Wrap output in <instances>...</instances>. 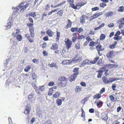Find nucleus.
<instances>
[{
  "instance_id": "f257e3e1",
  "label": "nucleus",
  "mask_w": 124,
  "mask_h": 124,
  "mask_svg": "<svg viewBox=\"0 0 124 124\" xmlns=\"http://www.w3.org/2000/svg\"><path fill=\"white\" fill-rule=\"evenodd\" d=\"M29 21L31 23H27V26L29 27V31L31 37L32 39H33L35 37L34 28L33 26V19L31 17H29Z\"/></svg>"
},
{
  "instance_id": "f03ea898",
  "label": "nucleus",
  "mask_w": 124,
  "mask_h": 124,
  "mask_svg": "<svg viewBox=\"0 0 124 124\" xmlns=\"http://www.w3.org/2000/svg\"><path fill=\"white\" fill-rule=\"evenodd\" d=\"M120 78H110L109 79L108 78L105 77H104L102 78V80L103 82L105 84H108L110 83H111L114 81H117L120 79Z\"/></svg>"
},
{
  "instance_id": "7ed1b4c3",
  "label": "nucleus",
  "mask_w": 124,
  "mask_h": 124,
  "mask_svg": "<svg viewBox=\"0 0 124 124\" xmlns=\"http://www.w3.org/2000/svg\"><path fill=\"white\" fill-rule=\"evenodd\" d=\"M29 4L27 3L23 6V2L19 5L15 9L16 10V11H17L19 9H21L20 11L23 12L26 9V8L29 6Z\"/></svg>"
},
{
  "instance_id": "20e7f679",
  "label": "nucleus",
  "mask_w": 124,
  "mask_h": 124,
  "mask_svg": "<svg viewBox=\"0 0 124 124\" xmlns=\"http://www.w3.org/2000/svg\"><path fill=\"white\" fill-rule=\"evenodd\" d=\"M64 41L66 48L67 49L69 50L72 44V41L68 38L66 39Z\"/></svg>"
},
{
  "instance_id": "39448f33",
  "label": "nucleus",
  "mask_w": 124,
  "mask_h": 124,
  "mask_svg": "<svg viewBox=\"0 0 124 124\" xmlns=\"http://www.w3.org/2000/svg\"><path fill=\"white\" fill-rule=\"evenodd\" d=\"M105 70V67H102L99 70L97 71L96 72L98 73L97 77L99 78H101L103 73Z\"/></svg>"
},
{
  "instance_id": "423d86ee",
  "label": "nucleus",
  "mask_w": 124,
  "mask_h": 124,
  "mask_svg": "<svg viewBox=\"0 0 124 124\" xmlns=\"http://www.w3.org/2000/svg\"><path fill=\"white\" fill-rule=\"evenodd\" d=\"M117 23L119 24V28L121 29L123 27L124 25V17L118 20L117 21Z\"/></svg>"
},
{
  "instance_id": "0eeeda50",
  "label": "nucleus",
  "mask_w": 124,
  "mask_h": 124,
  "mask_svg": "<svg viewBox=\"0 0 124 124\" xmlns=\"http://www.w3.org/2000/svg\"><path fill=\"white\" fill-rule=\"evenodd\" d=\"M67 79L65 77H60L58 81V82L61 84H63L64 82L66 83Z\"/></svg>"
},
{
  "instance_id": "6e6552de",
  "label": "nucleus",
  "mask_w": 124,
  "mask_h": 124,
  "mask_svg": "<svg viewBox=\"0 0 124 124\" xmlns=\"http://www.w3.org/2000/svg\"><path fill=\"white\" fill-rule=\"evenodd\" d=\"M106 55L108 58H112L114 56V51L113 50L109 51L107 54Z\"/></svg>"
},
{
  "instance_id": "1a4fd4ad",
  "label": "nucleus",
  "mask_w": 124,
  "mask_h": 124,
  "mask_svg": "<svg viewBox=\"0 0 124 124\" xmlns=\"http://www.w3.org/2000/svg\"><path fill=\"white\" fill-rule=\"evenodd\" d=\"M102 14V13H95L93 15V16L91 17L90 18L92 20H93L97 18Z\"/></svg>"
},
{
  "instance_id": "9d476101",
  "label": "nucleus",
  "mask_w": 124,
  "mask_h": 124,
  "mask_svg": "<svg viewBox=\"0 0 124 124\" xmlns=\"http://www.w3.org/2000/svg\"><path fill=\"white\" fill-rule=\"evenodd\" d=\"M68 2L70 5V6L71 7L75 9H76V6L74 4V1L73 0H67Z\"/></svg>"
},
{
  "instance_id": "9b49d317",
  "label": "nucleus",
  "mask_w": 124,
  "mask_h": 124,
  "mask_svg": "<svg viewBox=\"0 0 124 124\" xmlns=\"http://www.w3.org/2000/svg\"><path fill=\"white\" fill-rule=\"evenodd\" d=\"M86 64H91L90 63V61L88 59H86L84 60L81 63V66L84 67Z\"/></svg>"
},
{
  "instance_id": "f8f14e48",
  "label": "nucleus",
  "mask_w": 124,
  "mask_h": 124,
  "mask_svg": "<svg viewBox=\"0 0 124 124\" xmlns=\"http://www.w3.org/2000/svg\"><path fill=\"white\" fill-rule=\"evenodd\" d=\"M77 76L73 74L70 76L68 78V79L69 81L70 82H72L74 81L76 78Z\"/></svg>"
},
{
  "instance_id": "ddd939ff",
  "label": "nucleus",
  "mask_w": 124,
  "mask_h": 124,
  "mask_svg": "<svg viewBox=\"0 0 124 124\" xmlns=\"http://www.w3.org/2000/svg\"><path fill=\"white\" fill-rule=\"evenodd\" d=\"M46 33L50 37H52L54 34V32L50 29H48L46 31Z\"/></svg>"
},
{
  "instance_id": "4468645a",
  "label": "nucleus",
  "mask_w": 124,
  "mask_h": 124,
  "mask_svg": "<svg viewBox=\"0 0 124 124\" xmlns=\"http://www.w3.org/2000/svg\"><path fill=\"white\" fill-rule=\"evenodd\" d=\"M56 87L55 86L52 88H50L49 90V93L48 95H51L52 94V93L53 92L55 91V90L56 89Z\"/></svg>"
},
{
  "instance_id": "2eb2a0df",
  "label": "nucleus",
  "mask_w": 124,
  "mask_h": 124,
  "mask_svg": "<svg viewBox=\"0 0 124 124\" xmlns=\"http://www.w3.org/2000/svg\"><path fill=\"white\" fill-rule=\"evenodd\" d=\"M24 36L27 38L29 42L30 43H32L33 42V40L31 39L29 34L27 33L25 34V35Z\"/></svg>"
},
{
  "instance_id": "dca6fc26",
  "label": "nucleus",
  "mask_w": 124,
  "mask_h": 124,
  "mask_svg": "<svg viewBox=\"0 0 124 124\" xmlns=\"http://www.w3.org/2000/svg\"><path fill=\"white\" fill-rule=\"evenodd\" d=\"M58 48V45L56 43H54L52 44V46L51 47V49L53 50L57 49Z\"/></svg>"
},
{
  "instance_id": "f3484780",
  "label": "nucleus",
  "mask_w": 124,
  "mask_h": 124,
  "mask_svg": "<svg viewBox=\"0 0 124 124\" xmlns=\"http://www.w3.org/2000/svg\"><path fill=\"white\" fill-rule=\"evenodd\" d=\"M34 95L33 94H31L29 95L28 98L29 100L33 102L35 101V97H33Z\"/></svg>"
},
{
  "instance_id": "a211bd4d",
  "label": "nucleus",
  "mask_w": 124,
  "mask_h": 124,
  "mask_svg": "<svg viewBox=\"0 0 124 124\" xmlns=\"http://www.w3.org/2000/svg\"><path fill=\"white\" fill-rule=\"evenodd\" d=\"M101 117L102 119L105 121H107L108 118L107 115L104 113L101 114Z\"/></svg>"
},
{
  "instance_id": "6ab92c4d",
  "label": "nucleus",
  "mask_w": 124,
  "mask_h": 124,
  "mask_svg": "<svg viewBox=\"0 0 124 124\" xmlns=\"http://www.w3.org/2000/svg\"><path fill=\"white\" fill-rule=\"evenodd\" d=\"M72 24V22L69 20L68 19V23L66 26L65 28L66 29H67L69 28H70L71 27Z\"/></svg>"
},
{
  "instance_id": "aec40b11",
  "label": "nucleus",
  "mask_w": 124,
  "mask_h": 124,
  "mask_svg": "<svg viewBox=\"0 0 124 124\" xmlns=\"http://www.w3.org/2000/svg\"><path fill=\"white\" fill-rule=\"evenodd\" d=\"M62 64L64 65H69L71 63L70 60H64L62 62Z\"/></svg>"
},
{
  "instance_id": "412c9836",
  "label": "nucleus",
  "mask_w": 124,
  "mask_h": 124,
  "mask_svg": "<svg viewBox=\"0 0 124 124\" xmlns=\"http://www.w3.org/2000/svg\"><path fill=\"white\" fill-rule=\"evenodd\" d=\"M45 89V87H44V86H40L39 88V90L41 91H43ZM39 89H38L36 88L35 89L37 93L39 94H40V93L39 91Z\"/></svg>"
},
{
  "instance_id": "4be33fe9",
  "label": "nucleus",
  "mask_w": 124,
  "mask_h": 124,
  "mask_svg": "<svg viewBox=\"0 0 124 124\" xmlns=\"http://www.w3.org/2000/svg\"><path fill=\"white\" fill-rule=\"evenodd\" d=\"M78 70V68L76 67L74 68L73 71L75 73H74L73 74H75V75L77 76L79 74Z\"/></svg>"
},
{
  "instance_id": "5701e85b",
  "label": "nucleus",
  "mask_w": 124,
  "mask_h": 124,
  "mask_svg": "<svg viewBox=\"0 0 124 124\" xmlns=\"http://www.w3.org/2000/svg\"><path fill=\"white\" fill-rule=\"evenodd\" d=\"M117 44L116 41H114V43L110 45L109 46V47L111 49H113L116 47V46Z\"/></svg>"
},
{
  "instance_id": "b1692460",
  "label": "nucleus",
  "mask_w": 124,
  "mask_h": 124,
  "mask_svg": "<svg viewBox=\"0 0 124 124\" xmlns=\"http://www.w3.org/2000/svg\"><path fill=\"white\" fill-rule=\"evenodd\" d=\"M102 46L100 45H99L96 46V48L98 51H102L104 50V48H102Z\"/></svg>"
},
{
  "instance_id": "393cba45",
  "label": "nucleus",
  "mask_w": 124,
  "mask_h": 124,
  "mask_svg": "<svg viewBox=\"0 0 124 124\" xmlns=\"http://www.w3.org/2000/svg\"><path fill=\"white\" fill-rule=\"evenodd\" d=\"M85 4V3H84L83 1H81L77 3V4L75 6H76L77 9L78 7L80 6V7H81Z\"/></svg>"
},
{
  "instance_id": "a878e982",
  "label": "nucleus",
  "mask_w": 124,
  "mask_h": 124,
  "mask_svg": "<svg viewBox=\"0 0 124 124\" xmlns=\"http://www.w3.org/2000/svg\"><path fill=\"white\" fill-rule=\"evenodd\" d=\"M99 57H96L93 61H90V63L91 64H94L96 63L97 61L99 60Z\"/></svg>"
},
{
  "instance_id": "bb28decb",
  "label": "nucleus",
  "mask_w": 124,
  "mask_h": 124,
  "mask_svg": "<svg viewBox=\"0 0 124 124\" xmlns=\"http://www.w3.org/2000/svg\"><path fill=\"white\" fill-rule=\"evenodd\" d=\"M60 32L57 31L56 36L55 40L56 41H58L60 37Z\"/></svg>"
},
{
  "instance_id": "cd10ccee",
  "label": "nucleus",
  "mask_w": 124,
  "mask_h": 124,
  "mask_svg": "<svg viewBox=\"0 0 124 124\" xmlns=\"http://www.w3.org/2000/svg\"><path fill=\"white\" fill-rule=\"evenodd\" d=\"M81 88L80 86H77L75 89V91L76 93H78L81 91Z\"/></svg>"
},
{
  "instance_id": "c85d7f7f",
  "label": "nucleus",
  "mask_w": 124,
  "mask_h": 124,
  "mask_svg": "<svg viewBox=\"0 0 124 124\" xmlns=\"http://www.w3.org/2000/svg\"><path fill=\"white\" fill-rule=\"evenodd\" d=\"M80 42H77L75 45V48L78 49H80Z\"/></svg>"
},
{
  "instance_id": "c756f323",
  "label": "nucleus",
  "mask_w": 124,
  "mask_h": 124,
  "mask_svg": "<svg viewBox=\"0 0 124 124\" xmlns=\"http://www.w3.org/2000/svg\"><path fill=\"white\" fill-rule=\"evenodd\" d=\"M113 14V13L112 12H109L106 13L105 14V15L106 17H109L112 16Z\"/></svg>"
},
{
  "instance_id": "7c9ffc66",
  "label": "nucleus",
  "mask_w": 124,
  "mask_h": 124,
  "mask_svg": "<svg viewBox=\"0 0 124 124\" xmlns=\"http://www.w3.org/2000/svg\"><path fill=\"white\" fill-rule=\"evenodd\" d=\"M66 3V1H63V2L60 3L59 4L55 5L54 6V7H53L54 8H56L57 7H59V6H60L62 5H63L64 4H65V3Z\"/></svg>"
},
{
  "instance_id": "2f4dec72",
  "label": "nucleus",
  "mask_w": 124,
  "mask_h": 124,
  "mask_svg": "<svg viewBox=\"0 0 124 124\" xmlns=\"http://www.w3.org/2000/svg\"><path fill=\"white\" fill-rule=\"evenodd\" d=\"M60 95V93L59 92H56L53 95V97L55 98H57L59 97Z\"/></svg>"
},
{
  "instance_id": "473e14b6",
  "label": "nucleus",
  "mask_w": 124,
  "mask_h": 124,
  "mask_svg": "<svg viewBox=\"0 0 124 124\" xmlns=\"http://www.w3.org/2000/svg\"><path fill=\"white\" fill-rule=\"evenodd\" d=\"M101 96V95L100 94H96L93 96V98L94 99H99L100 98Z\"/></svg>"
},
{
  "instance_id": "72a5a7b5",
  "label": "nucleus",
  "mask_w": 124,
  "mask_h": 124,
  "mask_svg": "<svg viewBox=\"0 0 124 124\" xmlns=\"http://www.w3.org/2000/svg\"><path fill=\"white\" fill-rule=\"evenodd\" d=\"M50 67H54L56 68H58V66L57 65L56 63L55 62H52L49 65Z\"/></svg>"
},
{
  "instance_id": "f704fd0d",
  "label": "nucleus",
  "mask_w": 124,
  "mask_h": 124,
  "mask_svg": "<svg viewBox=\"0 0 124 124\" xmlns=\"http://www.w3.org/2000/svg\"><path fill=\"white\" fill-rule=\"evenodd\" d=\"M16 39L17 40L20 41L22 39V37L20 34H18L16 36Z\"/></svg>"
},
{
  "instance_id": "c9c22d12",
  "label": "nucleus",
  "mask_w": 124,
  "mask_h": 124,
  "mask_svg": "<svg viewBox=\"0 0 124 124\" xmlns=\"http://www.w3.org/2000/svg\"><path fill=\"white\" fill-rule=\"evenodd\" d=\"M28 15L32 17L33 18H34L36 16L35 13L34 12H32L29 13L28 14Z\"/></svg>"
},
{
  "instance_id": "e433bc0d",
  "label": "nucleus",
  "mask_w": 124,
  "mask_h": 124,
  "mask_svg": "<svg viewBox=\"0 0 124 124\" xmlns=\"http://www.w3.org/2000/svg\"><path fill=\"white\" fill-rule=\"evenodd\" d=\"M63 13V11L62 10H60L59 11L57 12V14L58 15L62 16Z\"/></svg>"
},
{
  "instance_id": "4c0bfd02",
  "label": "nucleus",
  "mask_w": 124,
  "mask_h": 124,
  "mask_svg": "<svg viewBox=\"0 0 124 124\" xmlns=\"http://www.w3.org/2000/svg\"><path fill=\"white\" fill-rule=\"evenodd\" d=\"M56 102L58 106H60L62 104V100L61 99H57L56 100Z\"/></svg>"
},
{
  "instance_id": "58836bf2",
  "label": "nucleus",
  "mask_w": 124,
  "mask_h": 124,
  "mask_svg": "<svg viewBox=\"0 0 124 124\" xmlns=\"http://www.w3.org/2000/svg\"><path fill=\"white\" fill-rule=\"evenodd\" d=\"M84 16H82L81 17L80 20V22L81 23L83 24L85 23V19L84 18Z\"/></svg>"
},
{
  "instance_id": "ea45409f",
  "label": "nucleus",
  "mask_w": 124,
  "mask_h": 124,
  "mask_svg": "<svg viewBox=\"0 0 124 124\" xmlns=\"http://www.w3.org/2000/svg\"><path fill=\"white\" fill-rule=\"evenodd\" d=\"M31 68V67L29 65H27L26 67L24 69V71L26 72H28L29 70Z\"/></svg>"
},
{
  "instance_id": "a19ab883",
  "label": "nucleus",
  "mask_w": 124,
  "mask_h": 124,
  "mask_svg": "<svg viewBox=\"0 0 124 124\" xmlns=\"http://www.w3.org/2000/svg\"><path fill=\"white\" fill-rule=\"evenodd\" d=\"M59 9L57 8V9H54L53 10H51L50 12H49L48 14V15H51L52 13L55 12L57 11Z\"/></svg>"
},
{
  "instance_id": "79ce46f5",
  "label": "nucleus",
  "mask_w": 124,
  "mask_h": 124,
  "mask_svg": "<svg viewBox=\"0 0 124 124\" xmlns=\"http://www.w3.org/2000/svg\"><path fill=\"white\" fill-rule=\"evenodd\" d=\"M107 6L106 3L104 2H102L100 3V7L101 8H104Z\"/></svg>"
},
{
  "instance_id": "37998d69",
  "label": "nucleus",
  "mask_w": 124,
  "mask_h": 124,
  "mask_svg": "<svg viewBox=\"0 0 124 124\" xmlns=\"http://www.w3.org/2000/svg\"><path fill=\"white\" fill-rule=\"evenodd\" d=\"M11 26V22H9L8 23L7 25L6 28L8 29L10 28Z\"/></svg>"
},
{
  "instance_id": "c03bdc74",
  "label": "nucleus",
  "mask_w": 124,
  "mask_h": 124,
  "mask_svg": "<svg viewBox=\"0 0 124 124\" xmlns=\"http://www.w3.org/2000/svg\"><path fill=\"white\" fill-rule=\"evenodd\" d=\"M124 7L123 6H120L117 10V11L119 12H122L123 11Z\"/></svg>"
},
{
  "instance_id": "a18cd8bd",
  "label": "nucleus",
  "mask_w": 124,
  "mask_h": 124,
  "mask_svg": "<svg viewBox=\"0 0 124 124\" xmlns=\"http://www.w3.org/2000/svg\"><path fill=\"white\" fill-rule=\"evenodd\" d=\"M114 39L117 41H119L122 39V37L121 36H117V37H114Z\"/></svg>"
},
{
  "instance_id": "49530a36",
  "label": "nucleus",
  "mask_w": 124,
  "mask_h": 124,
  "mask_svg": "<svg viewBox=\"0 0 124 124\" xmlns=\"http://www.w3.org/2000/svg\"><path fill=\"white\" fill-rule=\"evenodd\" d=\"M105 38V35L104 34H102L101 35L100 37V39L101 40H103Z\"/></svg>"
},
{
  "instance_id": "de8ad7c7",
  "label": "nucleus",
  "mask_w": 124,
  "mask_h": 124,
  "mask_svg": "<svg viewBox=\"0 0 124 124\" xmlns=\"http://www.w3.org/2000/svg\"><path fill=\"white\" fill-rule=\"evenodd\" d=\"M78 29V27H72V28L70 29V30L72 32H74L75 31H77Z\"/></svg>"
},
{
  "instance_id": "09e8293b",
  "label": "nucleus",
  "mask_w": 124,
  "mask_h": 124,
  "mask_svg": "<svg viewBox=\"0 0 124 124\" xmlns=\"http://www.w3.org/2000/svg\"><path fill=\"white\" fill-rule=\"evenodd\" d=\"M112 64H108L105 65V67H107L108 68H113Z\"/></svg>"
},
{
  "instance_id": "8fccbe9b",
  "label": "nucleus",
  "mask_w": 124,
  "mask_h": 124,
  "mask_svg": "<svg viewBox=\"0 0 124 124\" xmlns=\"http://www.w3.org/2000/svg\"><path fill=\"white\" fill-rule=\"evenodd\" d=\"M37 77V76L35 73H32V77L33 78V79H34L35 81H36V80Z\"/></svg>"
},
{
  "instance_id": "3c124183",
  "label": "nucleus",
  "mask_w": 124,
  "mask_h": 124,
  "mask_svg": "<svg viewBox=\"0 0 124 124\" xmlns=\"http://www.w3.org/2000/svg\"><path fill=\"white\" fill-rule=\"evenodd\" d=\"M31 106L29 104H28L26 106V107L25 108V110L30 111H31Z\"/></svg>"
},
{
  "instance_id": "603ef678",
  "label": "nucleus",
  "mask_w": 124,
  "mask_h": 124,
  "mask_svg": "<svg viewBox=\"0 0 124 124\" xmlns=\"http://www.w3.org/2000/svg\"><path fill=\"white\" fill-rule=\"evenodd\" d=\"M85 39L87 40L86 41H87L89 42L90 41H92V39L89 36L86 37L85 38Z\"/></svg>"
},
{
  "instance_id": "864d4df0",
  "label": "nucleus",
  "mask_w": 124,
  "mask_h": 124,
  "mask_svg": "<svg viewBox=\"0 0 124 124\" xmlns=\"http://www.w3.org/2000/svg\"><path fill=\"white\" fill-rule=\"evenodd\" d=\"M97 99L95 102V104H96L97 106L98 107L99 106H100L101 104H102V101H100L99 102H97Z\"/></svg>"
},
{
  "instance_id": "5fc2aeb1",
  "label": "nucleus",
  "mask_w": 124,
  "mask_h": 124,
  "mask_svg": "<svg viewBox=\"0 0 124 124\" xmlns=\"http://www.w3.org/2000/svg\"><path fill=\"white\" fill-rule=\"evenodd\" d=\"M85 37L83 35H81L80 36L78 37V39H85Z\"/></svg>"
},
{
  "instance_id": "6e6d98bb",
  "label": "nucleus",
  "mask_w": 124,
  "mask_h": 124,
  "mask_svg": "<svg viewBox=\"0 0 124 124\" xmlns=\"http://www.w3.org/2000/svg\"><path fill=\"white\" fill-rule=\"evenodd\" d=\"M95 42H94L92 41L90 42L89 46H95Z\"/></svg>"
},
{
  "instance_id": "4d7b16f0",
  "label": "nucleus",
  "mask_w": 124,
  "mask_h": 124,
  "mask_svg": "<svg viewBox=\"0 0 124 124\" xmlns=\"http://www.w3.org/2000/svg\"><path fill=\"white\" fill-rule=\"evenodd\" d=\"M77 39H78L77 37H73L72 38V41L73 42H74L77 40Z\"/></svg>"
},
{
  "instance_id": "13d9d810",
  "label": "nucleus",
  "mask_w": 124,
  "mask_h": 124,
  "mask_svg": "<svg viewBox=\"0 0 124 124\" xmlns=\"http://www.w3.org/2000/svg\"><path fill=\"white\" fill-rule=\"evenodd\" d=\"M32 62L34 63L37 64L39 63V61L38 59H34L32 60Z\"/></svg>"
},
{
  "instance_id": "bf43d9fd",
  "label": "nucleus",
  "mask_w": 124,
  "mask_h": 124,
  "mask_svg": "<svg viewBox=\"0 0 124 124\" xmlns=\"http://www.w3.org/2000/svg\"><path fill=\"white\" fill-rule=\"evenodd\" d=\"M83 31V29L81 28H79L78 30H77V31L79 33H80L82 32Z\"/></svg>"
},
{
  "instance_id": "052dcab7",
  "label": "nucleus",
  "mask_w": 124,
  "mask_h": 124,
  "mask_svg": "<svg viewBox=\"0 0 124 124\" xmlns=\"http://www.w3.org/2000/svg\"><path fill=\"white\" fill-rule=\"evenodd\" d=\"M108 69H106V68H105V70L104 71V72H105L104 73V74L106 76H107L108 75Z\"/></svg>"
},
{
  "instance_id": "680f3d73",
  "label": "nucleus",
  "mask_w": 124,
  "mask_h": 124,
  "mask_svg": "<svg viewBox=\"0 0 124 124\" xmlns=\"http://www.w3.org/2000/svg\"><path fill=\"white\" fill-rule=\"evenodd\" d=\"M109 98L112 101V102H113L115 101V99L113 96L111 95L110 96Z\"/></svg>"
},
{
  "instance_id": "e2e57ef3",
  "label": "nucleus",
  "mask_w": 124,
  "mask_h": 124,
  "mask_svg": "<svg viewBox=\"0 0 124 124\" xmlns=\"http://www.w3.org/2000/svg\"><path fill=\"white\" fill-rule=\"evenodd\" d=\"M121 33L119 31H118L116 32V33L115 35V36H118Z\"/></svg>"
},
{
  "instance_id": "0e129e2a",
  "label": "nucleus",
  "mask_w": 124,
  "mask_h": 124,
  "mask_svg": "<svg viewBox=\"0 0 124 124\" xmlns=\"http://www.w3.org/2000/svg\"><path fill=\"white\" fill-rule=\"evenodd\" d=\"M99 9V8L97 7H96L92 8V10L93 11L98 10Z\"/></svg>"
},
{
  "instance_id": "69168bd1",
  "label": "nucleus",
  "mask_w": 124,
  "mask_h": 124,
  "mask_svg": "<svg viewBox=\"0 0 124 124\" xmlns=\"http://www.w3.org/2000/svg\"><path fill=\"white\" fill-rule=\"evenodd\" d=\"M43 54L44 56H47L48 55V54L44 50L43 52Z\"/></svg>"
},
{
  "instance_id": "338daca9",
  "label": "nucleus",
  "mask_w": 124,
  "mask_h": 124,
  "mask_svg": "<svg viewBox=\"0 0 124 124\" xmlns=\"http://www.w3.org/2000/svg\"><path fill=\"white\" fill-rule=\"evenodd\" d=\"M43 40L45 41H47L48 40V36H47L43 38Z\"/></svg>"
},
{
  "instance_id": "774afa93",
  "label": "nucleus",
  "mask_w": 124,
  "mask_h": 124,
  "mask_svg": "<svg viewBox=\"0 0 124 124\" xmlns=\"http://www.w3.org/2000/svg\"><path fill=\"white\" fill-rule=\"evenodd\" d=\"M46 42L44 43L42 45V47L43 48H46Z\"/></svg>"
}]
</instances>
